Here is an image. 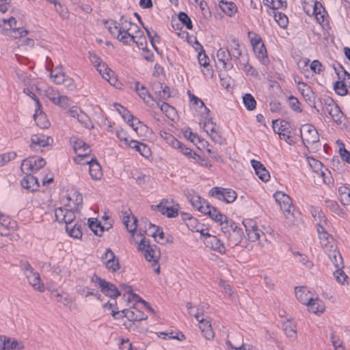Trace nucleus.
Here are the masks:
<instances>
[{"label": "nucleus", "mask_w": 350, "mask_h": 350, "mask_svg": "<svg viewBox=\"0 0 350 350\" xmlns=\"http://www.w3.org/2000/svg\"><path fill=\"white\" fill-rule=\"evenodd\" d=\"M138 239L139 241H146V237L159 239H166L169 241V237H166L161 228L151 224L146 218L140 219V224L138 228Z\"/></svg>", "instance_id": "obj_1"}, {"label": "nucleus", "mask_w": 350, "mask_h": 350, "mask_svg": "<svg viewBox=\"0 0 350 350\" xmlns=\"http://www.w3.org/2000/svg\"><path fill=\"white\" fill-rule=\"evenodd\" d=\"M138 250L144 252L146 260L152 263L154 271L159 274L160 267L158 265V261L161 256L159 248L154 244L150 245V242H139Z\"/></svg>", "instance_id": "obj_2"}, {"label": "nucleus", "mask_w": 350, "mask_h": 350, "mask_svg": "<svg viewBox=\"0 0 350 350\" xmlns=\"http://www.w3.org/2000/svg\"><path fill=\"white\" fill-rule=\"evenodd\" d=\"M70 142L75 152L77 154V157L74 159L75 161L77 163H81L85 158L90 155L91 152L90 146L83 139L76 136L70 137Z\"/></svg>", "instance_id": "obj_3"}, {"label": "nucleus", "mask_w": 350, "mask_h": 350, "mask_svg": "<svg viewBox=\"0 0 350 350\" xmlns=\"http://www.w3.org/2000/svg\"><path fill=\"white\" fill-rule=\"evenodd\" d=\"M91 282L94 284V286H98L100 288L101 292L107 296L116 298L120 295V291L114 284L107 282L105 280L96 275H94L91 278Z\"/></svg>", "instance_id": "obj_4"}, {"label": "nucleus", "mask_w": 350, "mask_h": 350, "mask_svg": "<svg viewBox=\"0 0 350 350\" xmlns=\"http://www.w3.org/2000/svg\"><path fill=\"white\" fill-rule=\"evenodd\" d=\"M323 247L336 269L344 268L343 259L336 243L327 242Z\"/></svg>", "instance_id": "obj_5"}, {"label": "nucleus", "mask_w": 350, "mask_h": 350, "mask_svg": "<svg viewBox=\"0 0 350 350\" xmlns=\"http://www.w3.org/2000/svg\"><path fill=\"white\" fill-rule=\"evenodd\" d=\"M300 134L302 142L307 148L308 145L314 144L319 141L318 131L316 128L310 124H304L300 129Z\"/></svg>", "instance_id": "obj_6"}, {"label": "nucleus", "mask_w": 350, "mask_h": 350, "mask_svg": "<svg viewBox=\"0 0 350 350\" xmlns=\"http://www.w3.org/2000/svg\"><path fill=\"white\" fill-rule=\"evenodd\" d=\"M53 139L43 134H35L31 137L29 148L35 152H42V148L52 146Z\"/></svg>", "instance_id": "obj_7"}, {"label": "nucleus", "mask_w": 350, "mask_h": 350, "mask_svg": "<svg viewBox=\"0 0 350 350\" xmlns=\"http://www.w3.org/2000/svg\"><path fill=\"white\" fill-rule=\"evenodd\" d=\"M209 193L212 197L226 203L233 202L237 198V193L230 189L215 187L211 189Z\"/></svg>", "instance_id": "obj_8"}, {"label": "nucleus", "mask_w": 350, "mask_h": 350, "mask_svg": "<svg viewBox=\"0 0 350 350\" xmlns=\"http://www.w3.org/2000/svg\"><path fill=\"white\" fill-rule=\"evenodd\" d=\"M59 207L55 210V217L58 222H64L66 226L71 225L76 218L75 210L73 208Z\"/></svg>", "instance_id": "obj_9"}, {"label": "nucleus", "mask_w": 350, "mask_h": 350, "mask_svg": "<svg viewBox=\"0 0 350 350\" xmlns=\"http://www.w3.org/2000/svg\"><path fill=\"white\" fill-rule=\"evenodd\" d=\"M46 165L43 158L32 157L23 160L21 168L25 172H36Z\"/></svg>", "instance_id": "obj_10"}, {"label": "nucleus", "mask_w": 350, "mask_h": 350, "mask_svg": "<svg viewBox=\"0 0 350 350\" xmlns=\"http://www.w3.org/2000/svg\"><path fill=\"white\" fill-rule=\"evenodd\" d=\"M202 315V314L200 312H197L194 314L195 318L199 322V329L206 340H212L215 337V333L213 330L211 321L207 319L201 318Z\"/></svg>", "instance_id": "obj_11"}, {"label": "nucleus", "mask_w": 350, "mask_h": 350, "mask_svg": "<svg viewBox=\"0 0 350 350\" xmlns=\"http://www.w3.org/2000/svg\"><path fill=\"white\" fill-rule=\"evenodd\" d=\"M208 215L215 221L219 223L222 226V229H226L228 232L229 231L228 229V227H230L232 231H234L237 228V226L232 221L228 220L226 215L221 214L215 207H212V211Z\"/></svg>", "instance_id": "obj_12"}, {"label": "nucleus", "mask_w": 350, "mask_h": 350, "mask_svg": "<svg viewBox=\"0 0 350 350\" xmlns=\"http://www.w3.org/2000/svg\"><path fill=\"white\" fill-rule=\"evenodd\" d=\"M251 43L253 46L254 52L256 57L263 64H267L269 59L267 56L266 48L259 37H255L251 39Z\"/></svg>", "instance_id": "obj_13"}, {"label": "nucleus", "mask_w": 350, "mask_h": 350, "mask_svg": "<svg viewBox=\"0 0 350 350\" xmlns=\"http://www.w3.org/2000/svg\"><path fill=\"white\" fill-rule=\"evenodd\" d=\"M312 215L315 220L319 221L316 225L319 238L320 239L327 240L330 237V234L325 230L323 224V223L326 224L324 213L321 211L315 210L312 213Z\"/></svg>", "instance_id": "obj_14"}, {"label": "nucleus", "mask_w": 350, "mask_h": 350, "mask_svg": "<svg viewBox=\"0 0 350 350\" xmlns=\"http://www.w3.org/2000/svg\"><path fill=\"white\" fill-rule=\"evenodd\" d=\"M124 317L129 320V325L124 323V325L127 327H130L132 325V322L141 321L147 319V316L142 312L141 310L136 308H132L129 310H126L124 312Z\"/></svg>", "instance_id": "obj_15"}, {"label": "nucleus", "mask_w": 350, "mask_h": 350, "mask_svg": "<svg viewBox=\"0 0 350 350\" xmlns=\"http://www.w3.org/2000/svg\"><path fill=\"white\" fill-rule=\"evenodd\" d=\"M96 68L103 78L106 79L111 85H116L118 80L114 76V72L105 63L102 62L100 64H96Z\"/></svg>", "instance_id": "obj_16"}, {"label": "nucleus", "mask_w": 350, "mask_h": 350, "mask_svg": "<svg viewBox=\"0 0 350 350\" xmlns=\"http://www.w3.org/2000/svg\"><path fill=\"white\" fill-rule=\"evenodd\" d=\"M123 222L127 230L132 234V236L138 238V228L140 224V219L138 220L135 215L131 217L126 216L124 217Z\"/></svg>", "instance_id": "obj_17"}, {"label": "nucleus", "mask_w": 350, "mask_h": 350, "mask_svg": "<svg viewBox=\"0 0 350 350\" xmlns=\"http://www.w3.org/2000/svg\"><path fill=\"white\" fill-rule=\"evenodd\" d=\"M289 123L286 120H281L280 122V126L277 133L279 134L280 138L284 140L288 144L293 143L291 139V131Z\"/></svg>", "instance_id": "obj_18"}, {"label": "nucleus", "mask_w": 350, "mask_h": 350, "mask_svg": "<svg viewBox=\"0 0 350 350\" xmlns=\"http://www.w3.org/2000/svg\"><path fill=\"white\" fill-rule=\"evenodd\" d=\"M26 176L21 182V186L30 192L36 191L39 187V183L37 178L31 174H27V172H26Z\"/></svg>", "instance_id": "obj_19"}, {"label": "nucleus", "mask_w": 350, "mask_h": 350, "mask_svg": "<svg viewBox=\"0 0 350 350\" xmlns=\"http://www.w3.org/2000/svg\"><path fill=\"white\" fill-rule=\"evenodd\" d=\"M251 164L255 170L256 174L261 180L267 182L269 180V172L266 170L263 164L255 159L251 161Z\"/></svg>", "instance_id": "obj_20"}, {"label": "nucleus", "mask_w": 350, "mask_h": 350, "mask_svg": "<svg viewBox=\"0 0 350 350\" xmlns=\"http://www.w3.org/2000/svg\"><path fill=\"white\" fill-rule=\"evenodd\" d=\"M3 350H22L25 348L24 343L14 338L3 335Z\"/></svg>", "instance_id": "obj_21"}, {"label": "nucleus", "mask_w": 350, "mask_h": 350, "mask_svg": "<svg viewBox=\"0 0 350 350\" xmlns=\"http://www.w3.org/2000/svg\"><path fill=\"white\" fill-rule=\"evenodd\" d=\"M81 163H87L90 165V174L92 179L99 180L102 177L103 172L101 166L96 159L92 158L90 161H86L85 162L81 161Z\"/></svg>", "instance_id": "obj_22"}, {"label": "nucleus", "mask_w": 350, "mask_h": 350, "mask_svg": "<svg viewBox=\"0 0 350 350\" xmlns=\"http://www.w3.org/2000/svg\"><path fill=\"white\" fill-rule=\"evenodd\" d=\"M88 226L90 230L97 236L100 237L105 231H108L112 228L111 224L103 226L96 219L93 218L88 219Z\"/></svg>", "instance_id": "obj_23"}, {"label": "nucleus", "mask_w": 350, "mask_h": 350, "mask_svg": "<svg viewBox=\"0 0 350 350\" xmlns=\"http://www.w3.org/2000/svg\"><path fill=\"white\" fill-rule=\"evenodd\" d=\"M217 57L218 60L222 63L223 67L225 69H231L233 68L232 64H228V61L232 59L231 53L228 49H225L220 48L217 53Z\"/></svg>", "instance_id": "obj_24"}, {"label": "nucleus", "mask_w": 350, "mask_h": 350, "mask_svg": "<svg viewBox=\"0 0 350 350\" xmlns=\"http://www.w3.org/2000/svg\"><path fill=\"white\" fill-rule=\"evenodd\" d=\"M332 103H329L326 107V111L331 116L333 120L337 124L342 123V118L343 113L340 110V107L332 100Z\"/></svg>", "instance_id": "obj_25"}, {"label": "nucleus", "mask_w": 350, "mask_h": 350, "mask_svg": "<svg viewBox=\"0 0 350 350\" xmlns=\"http://www.w3.org/2000/svg\"><path fill=\"white\" fill-rule=\"evenodd\" d=\"M308 163L313 171L322 177L325 183H327L326 180V178L329 179V177L327 176V170H323L322 163L313 158L309 159Z\"/></svg>", "instance_id": "obj_26"}, {"label": "nucleus", "mask_w": 350, "mask_h": 350, "mask_svg": "<svg viewBox=\"0 0 350 350\" xmlns=\"http://www.w3.org/2000/svg\"><path fill=\"white\" fill-rule=\"evenodd\" d=\"M129 147L136 150L145 158H148L151 154L150 148L146 144L136 140H130Z\"/></svg>", "instance_id": "obj_27"}, {"label": "nucleus", "mask_w": 350, "mask_h": 350, "mask_svg": "<svg viewBox=\"0 0 350 350\" xmlns=\"http://www.w3.org/2000/svg\"><path fill=\"white\" fill-rule=\"evenodd\" d=\"M295 293L297 299L303 304L312 301L311 293L306 287H295Z\"/></svg>", "instance_id": "obj_28"}, {"label": "nucleus", "mask_w": 350, "mask_h": 350, "mask_svg": "<svg viewBox=\"0 0 350 350\" xmlns=\"http://www.w3.org/2000/svg\"><path fill=\"white\" fill-rule=\"evenodd\" d=\"M167 201L163 200L159 205L157 209L163 215H167L168 217H174L178 215V209L172 206L167 204Z\"/></svg>", "instance_id": "obj_29"}, {"label": "nucleus", "mask_w": 350, "mask_h": 350, "mask_svg": "<svg viewBox=\"0 0 350 350\" xmlns=\"http://www.w3.org/2000/svg\"><path fill=\"white\" fill-rule=\"evenodd\" d=\"M16 25V20L14 17L8 19L3 18L0 20V31L3 34L8 36L13 28H15Z\"/></svg>", "instance_id": "obj_30"}, {"label": "nucleus", "mask_w": 350, "mask_h": 350, "mask_svg": "<svg viewBox=\"0 0 350 350\" xmlns=\"http://www.w3.org/2000/svg\"><path fill=\"white\" fill-rule=\"evenodd\" d=\"M119 33L116 37L118 40L124 44H130V42L135 40L137 38V36H133L129 31V29H126L125 26L120 27L119 29Z\"/></svg>", "instance_id": "obj_31"}, {"label": "nucleus", "mask_w": 350, "mask_h": 350, "mask_svg": "<svg viewBox=\"0 0 350 350\" xmlns=\"http://www.w3.org/2000/svg\"><path fill=\"white\" fill-rule=\"evenodd\" d=\"M68 202L73 201L74 206H72L70 204H66V206L73 208L75 211H79L83 204V196L78 192L75 191L72 195H68L67 197Z\"/></svg>", "instance_id": "obj_32"}, {"label": "nucleus", "mask_w": 350, "mask_h": 350, "mask_svg": "<svg viewBox=\"0 0 350 350\" xmlns=\"http://www.w3.org/2000/svg\"><path fill=\"white\" fill-rule=\"evenodd\" d=\"M306 305H307L308 310L314 314L322 313L325 310V305L323 301L319 298H312V301H308Z\"/></svg>", "instance_id": "obj_33"}, {"label": "nucleus", "mask_w": 350, "mask_h": 350, "mask_svg": "<svg viewBox=\"0 0 350 350\" xmlns=\"http://www.w3.org/2000/svg\"><path fill=\"white\" fill-rule=\"evenodd\" d=\"M27 280L29 284L34 288V290L40 293H43L45 291L44 284L42 282L38 272L34 273L33 276L30 277Z\"/></svg>", "instance_id": "obj_34"}, {"label": "nucleus", "mask_w": 350, "mask_h": 350, "mask_svg": "<svg viewBox=\"0 0 350 350\" xmlns=\"http://www.w3.org/2000/svg\"><path fill=\"white\" fill-rule=\"evenodd\" d=\"M221 10L227 15L231 16L237 11V7L232 1L221 0L219 3Z\"/></svg>", "instance_id": "obj_35"}, {"label": "nucleus", "mask_w": 350, "mask_h": 350, "mask_svg": "<svg viewBox=\"0 0 350 350\" xmlns=\"http://www.w3.org/2000/svg\"><path fill=\"white\" fill-rule=\"evenodd\" d=\"M135 90L138 93V95L146 102L149 103L150 100H154L150 94L148 92L146 88L144 85H140V83L137 81L135 83Z\"/></svg>", "instance_id": "obj_36"}, {"label": "nucleus", "mask_w": 350, "mask_h": 350, "mask_svg": "<svg viewBox=\"0 0 350 350\" xmlns=\"http://www.w3.org/2000/svg\"><path fill=\"white\" fill-rule=\"evenodd\" d=\"M66 230L70 237L75 239H81L82 237V230L81 226L78 224H75L74 225H68L66 226Z\"/></svg>", "instance_id": "obj_37"}, {"label": "nucleus", "mask_w": 350, "mask_h": 350, "mask_svg": "<svg viewBox=\"0 0 350 350\" xmlns=\"http://www.w3.org/2000/svg\"><path fill=\"white\" fill-rule=\"evenodd\" d=\"M283 329L285 334L288 338H295L297 336L296 324L291 321H286L283 323Z\"/></svg>", "instance_id": "obj_38"}, {"label": "nucleus", "mask_w": 350, "mask_h": 350, "mask_svg": "<svg viewBox=\"0 0 350 350\" xmlns=\"http://www.w3.org/2000/svg\"><path fill=\"white\" fill-rule=\"evenodd\" d=\"M280 208L283 211L286 219H288L289 222L293 224L295 222V215L294 213L295 207L292 203L287 206L281 204Z\"/></svg>", "instance_id": "obj_39"}, {"label": "nucleus", "mask_w": 350, "mask_h": 350, "mask_svg": "<svg viewBox=\"0 0 350 350\" xmlns=\"http://www.w3.org/2000/svg\"><path fill=\"white\" fill-rule=\"evenodd\" d=\"M156 102L161 111L164 113L167 117L172 118V116L174 115V108L167 103H161V100H159Z\"/></svg>", "instance_id": "obj_40"}, {"label": "nucleus", "mask_w": 350, "mask_h": 350, "mask_svg": "<svg viewBox=\"0 0 350 350\" xmlns=\"http://www.w3.org/2000/svg\"><path fill=\"white\" fill-rule=\"evenodd\" d=\"M274 198L280 206H281V204L287 206L289 204H291L292 202L291 198L282 191L275 192Z\"/></svg>", "instance_id": "obj_41"}, {"label": "nucleus", "mask_w": 350, "mask_h": 350, "mask_svg": "<svg viewBox=\"0 0 350 350\" xmlns=\"http://www.w3.org/2000/svg\"><path fill=\"white\" fill-rule=\"evenodd\" d=\"M206 247L220 254L226 252V246L221 242H206Z\"/></svg>", "instance_id": "obj_42"}, {"label": "nucleus", "mask_w": 350, "mask_h": 350, "mask_svg": "<svg viewBox=\"0 0 350 350\" xmlns=\"http://www.w3.org/2000/svg\"><path fill=\"white\" fill-rule=\"evenodd\" d=\"M20 267L27 280L29 279L30 277L33 276L34 273H37L27 261L21 262Z\"/></svg>", "instance_id": "obj_43"}, {"label": "nucleus", "mask_w": 350, "mask_h": 350, "mask_svg": "<svg viewBox=\"0 0 350 350\" xmlns=\"http://www.w3.org/2000/svg\"><path fill=\"white\" fill-rule=\"evenodd\" d=\"M204 130L213 138L215 139L217 132L215 130V124H213L211 118H209L204 124Z\"/></svg>", "instance_id": "obj_44"}, {"label": "nucleus", "mask_w": 350, "mask_h": 350, "mask_svg": "<svg viewBox=\"0 0 350 350\" xmlns=\"http://www.w3.org/2000/svg\"><path fill=\"white\" fill-rule=\"evenodd\" d=\"M127 123L137 133H138L139 129L142 130L143 129H147L146 125L143 124V123L138 118L134 117L133 116H132L130 119L127 120Z\"/></svg>", "instance_id": "obj_45"}, {"label": "nucleus", "mask_w": 350, "mask_h": 350, "mask_svg": "<svg viewBox=\"0 0 350 350\" xmlns=\"http://www.w3.org/2000/svg\"><path fill=\"white\" fill-rule=\"evenodd\" d=\"M104 24L109 33L116 38L119 33L120 26H118L116 22L113 20L105 21Z\"/></svg>", "instance_id": "obj_46"}, {"label": "nucleus", "mask_w": 350, "mask_h": 350, "mask_svg": "<svg viewBox=\"0 0 350 350\" xmlns=\"http://www.w3.org/2000/svg\"><path fill=\"white\" fill-rule=\"evenodd\" d=\"M243 101L247 109L252 111L256 108V102L250 94H245L243 97Z\"/></svg>", "instance_id": "obj_47"}, {"label": "nucleus", "mask_w": 350, "mask_h": 350, "mask_svg": "<svg viewBox=\"0 0 350 350\" xmlns=\"http://www.w3.org/2000/svg\"><path fill=\"white\" fill-rule=\"evenodd\" d=\"M232 44L230 45V53L231 56H233L235 59H239L241 55V51L239 49V43L237 40L232 39Z\"/></svg>", "instance_id": "obj_48"}, {"label": "nucleus", "mask_w": 350, "mask_h": 350, "mask_svg": "<svg viewBox=\"0 0 350 350\" xmlns=\"http://www.w3.org/2000/svg\"><path fill=\"white\" fill-rule=\"evenodd\" d=\"M334 88L336 92L340 96H345L348 94V90L347 88L346 85L342 81H338L334 83Z\"/></svg>", "instance_id": "obj_49"}, {"label": "nucleus", "mask_w": 350, "mask_h": 350, "mask_svg": "<svg viewBox=\"0 0 350 350\" xmlns=\"http://www.w3.org/2000/svg\"><path fill=\"white\" fill-rule=\"evenodd\" d=\"M249 239H260V234L264 235V232L259 230L256 226H252L251 230H248L245 226Z\"/></svg>", "instance_id": "obj_50"}, {"label": "nucleus", "mask_w": 350, "mask_h": 350, "mask_svg": "<svg viewBox=\"0 0 350 350\" xmlns=\"http://www.w3.org/2000/svg\"><path fill=\"white\" fill-rule=\"evenodd\" d=\"M143 27L144 29L146 30V33L149 38V40L151 42V44L152 45V46L154 47V49H155V51H158V49L157 47L154 44V41H157V42H159L160 40V37L158 36V34L157 33V32L155 31H150L147 27H146L143 24Z\"/></svg>", "instance_id": "obj_51"}, {"label": "nucleus", "mask_w": 350, "mask_h": 350, "mask_svg": "<svg viewBox=\"0 0 350 350\" xmlns=\"http://www.w3.org/2000/svg\"><path fill=\"white\" fill-rule=\"evenodd\" d=\"M342 269L343 268L336 269V271L334 272V275L338 283L344 284L347 282L348 276L343 271Z\"/></svg>", "instance_id": "obj_52"}, {"label": "nucleus", "mask_w": 350, "mask_h": 350, "mask_svg": "<svg viewBox=\"0 0 350 350\" xmlns=\"http://www.w3.org/2000/svg\"><path fill=\"white\" fill-rule=\"evenodd\" d=\"M274 17H275V21L278 23V24L281 27L284 28L287 26L288 20L287 16L284 14H282L279 12H275Z\"/></svg>", "instance_id": "obj_53"}, {"label": "nucleus", "mask_w": 350, "mask_h": 350, "mask_svg": "<svg viewBox=\"0 0 350 350\" xmlns=\"http://www.w3.org/2000/svg\"><path fill=\"white\" fill-rule=\"evenodd\" d=\"M77 120L81 125L87 129H90L94 127L90 118L84 112H83L82 114L79 116V118Z\"/></svg>", "instance_id": "obj_54"}, {"label": "nucleus", "mask_w": 350, "mask_h": 350, "mask_svg": "<svg viewBox=\"0 0 350 350\" xmlns=\"http://www.w3.org/2000/svg\"><path fill=\"white\" fill-rule=\"evenodd\" d=\"M326 206L332 211L334 213L340 215L342 213V210L340 208L339 205L337 204L336 202L331 200H325Z\"/></svg>", "instance_id": "obj_55"}, {"label": "nucleus", "mask_w": 350, "mask_h": 350, "mask_svg": "<svg viewBox=\"0 0 350 350\" xmlns=\"http://www.w3.org/2000/svg\"><path fill=\"white\" fill-rule=\"evenodd\" d=\"M59 92L55 91L51 88H49L45 90L46 96L51 100L55 105L57 103V98L59 96Z\"/></svg>", "instance_id": "obj_56"}, {"label": "nucleus", "mask_w": 350, "mask_h": 350, "mask_svg": "<svg viewBox=\"0 0 350 350\" xmlns=\"http://www.w3.org/2000/svg\"><path fill=\"white\" fill-rule=\"evenodd\" d=\"M104 265H105V267L111 272H116L120 268L119 260L118 258L111 261H106V263Z\"/></svg>", "instance_id": "obj_57"}, {"label": "nucleus", "mask_w": 350, "mask_h": 350, "mask_svg": "<svg viewBox=\"0 0 350 350\" xmlns=\"http://www.w3.org/2000/svg\"><path fill=\"white\" fill-rule=\"evenodd\" d=\"M178 19L183 24H184L188 29H192V23L189 16L183 12L178 14Z\"/></svg>", "instance_id": "obj_58"}, {"label": "nucleus", "mask_w": 350, "mask_h": 350, "mask_svg": "<svg viewBox=\"0 0 350 350\" xmlns=\"http://www.w3.org/2000/svg\"><path fill=\"white\" fill-rule=\"evenodd\" d=\"M37 125L42 129H46L49 127L50 123L46 119L45 114H41L36 117V119H34Z\"/></svg>", "instance_id": "obj_59"}, {"label": "nucleus", "mask_w": 350, "mask_h": 350, "mask_svg": "<svg viewBox=\"0 0 350 350\" xmlns=\"http://www.w3.org/2000/svg\"><path fill=\"white\" fill-rule=\"evenodd\" d=\"M288 101L289 106L293 111L299 113L302 111L301 109L299 107L300 103L296 97L293 96H290L288 97Z\"/></svg>", "instance_id": "obj_60"}, {"label": "nucleus", "mask_w": 350, "mask_h": 350, "mask_svg": "<svg viewBox=\"0 0 350 350\" xmlns=\"http://www.w3.org/2000/svg\"><path fill=\"white\" fill-rule=\"evenodd\" d=\"M23 33L24 35H26L27 33V31L26 30H24L23 28L17 27L16 25L15 28H13V29L8 34V36L16 39L22 37L23 36Z\"/></svg>", "instance_id": "obj_61"}, {"label": "nucleus", "mask_w": 350, "mask_h": 350, "mask_svg": "<svg viewBox=\"0 0 350 350\" xmlns=\"http://www.w3.org/2000/svg\"><path fill=\"white\" fill-rule=\"evenodd\" d=\"M78 293L79 295H84L85 297L92 295V296H95L98 299H99L100 297V294H99L98 293H95L94 289H92L89 287H85L82 289H79L78 291Z\"/></svg>", "instance_id": "obj_62"}, {"label": "nucleus", "mask_w": 350, "mask_h": 350, "mask_svg": "<svg viewBox=\"0 0 350 350\" xmlns=\"http://www.w3.org/2000/svg\"><path fill=\"white\" fill-rule=\"evenodd\" d=\"M55 297L57 298V301L61 303L64 306H68L72 302L71 297L68 295H66L64 296L63 294L57 293Z\"/></svg>", "instance_id": "obj_63"}, {"label": "nucleus", "mask_w": 350, "mask_h": 350, "mask_svg": "<svg viewBox=\"0 0 350 350\" xmlns=\"http://www.w3.org/2000/svg\"><path fill=\"white\" fill-rule=\"evenodd\" d=\"M51 77L53 79V81L57 84H63L66 77L64 72H59L56 74L51 73Z\"/></svg>", "instance_id": "obj_64"}]
</instances>
